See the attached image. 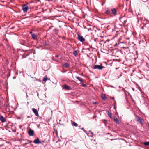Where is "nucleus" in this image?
Segmentation results:
<instances>
[{"instance_id": "f257e3e1", "label": "nucleus", "mask_w": 149, "mask_h": 149, "mask_svg": "<svg viewBox=\"0 0 149 149\" xmlns=\"http://www.w3.org/2000/svg\"><path fill=\"white\" fill-rule=\"evenodd\" d=\"M117 8H110L111 15L112 14L113 16H116L117 14Z\"/></svg>"}, {"instance_id": "f03ea898", "label": "nucleus", "mask_w": 149, "mask_h": 149, "mask_svg": "<svg viewBox=\"0 0 149 149\" xmlns=\"http://www.w3.org/2000/svg\"><path fill=\"white\" fill-rule=\"evenodd\" d=\"M104 68V66H102L101 65H95L93 66V68L95 69H98V70H102Z\"/></svg>"}, {"instance_id": "7ed1b4c3", "label": "nucleus", "mask_w": 149, "mask_h": 149, "mask_svg": "<svg viewBox=\"0 0 149 149\" xmlns=\"http://www.w3.org/2000/svg\"><path fill=\"white\" fill-rule=\"evenodd\" d=\"M28 4V3H27V4H24L22 6V10L24 12H26L27 11L28 9V7L26 6Z\"/></svg>"}, {"instance_id": "20e7f679", "label": "nucleus", "mask_w": 149, "mask_h": 149, "mask_svg": "<svg viewBox=\"0 0 149 149\" xmlns=\"http://www.w3.org/2000/svg\"><path fill=\"white\" fill-rule=\"evenodd\" d=\"M78 40L81 42H83L85 40V39L82 36L78 34Z\"/></svg>"}, {"instance_id": "39448f33", "label": "nucleus", "mask_w": 149, "mask_h": 149, "mask_svg": "<svg viewBox=\"0 0 149 149\" xmlns=\"http://www.w3.org/2000/svg\"><path fill=\"white\" fill-rule=\"evenodd\" d=\"M104 13L107 15H111V10H109L108 8H106L105 9Z\"/></svg>"}, {"instance_id": "423d86ee", "label": "nucleus", "mask_w": 149, "mask_h": 149, "mask_svg": "<svg viewBox=\"0 0 149 149\" xmlns=\"http://www.w3.org/2000/svg\"><path fill=\"white\" fill-rule=\"evenodd\" d=\"M136 117L137 118V121L140 123L141 124L143 123V120L140 117L138 116H136Z\"/></svg>"}, {"instance_id": "0eeeda50", "label": "nucleus", "mask_w": 149, "mask_h": 149, "mask_svg": "<svg viewBox=\"0 0 149 149\" xmlns=\"http://www.w3.org/2000/svg\"><path fill=\"white\" fill-rule=\"evenodd\" d=\"M6 121V118L4 117L3 116L0 115V121L1 122L3 123L5 122Z\"/></svg>"}, {"instance_id": "6e6552de", "label": "nucleus", "mask_w": 149, "mask_h": 149, "mask_svg": "<svg viewBox=\"0 0 149 149\" xmlns=\"http://www.w3.org/2000/svg\"><path fill=\"white\" fill-rule=\"evenodd\" d=\"M34 132L33 130L30 129L28 132V133L29 136H33V135Z\"/></svg>"}, {"instance_id": "1a4fd4ad", "label": "nucleus", "mask_w": 149, "mask_h": 149, "mask_svg": "<svg viewBox=\"0 0 149 149\" xmlns=\"http://www.w3.org/2000/svg\"><path fill=\"white\" fill-rule=\"evenodd\" d=\"M30 33L31 35L32 38L34 39H36L37 38V36L33 32L31 31Z\"/></svg>"}, {"instance_id": "9d476101", "label": "nucleus", "mask_w": 149, "mask_h": 149, "mask_svg": "<svg viewBox=\"0 0 149 149\" xmlns=\"http://www.w3.org/2000/svg\"><path fill=\"white\" fill-rule=\"evenodd\" d=\"M63 87V88L66 90H70L71 89V87L66 85V84L64 85Z\"/></svg>"}, {"instance_id": "9b49d317", "label": "nucleus", "mask_w": 149, "mask_h": 149, "mask_svg": "<svg viewBox=\"0 0 149 149\" xmlns=\"http://www.w3.org/2000/svg\"><path fill=\"white\" fill-rule=\"evenodd\" d=\"M32 111L34 112L35 115L37 116L38 115V113L36 109L33 108L32 109Z\"/></svg>"}, {"instance_id": "f8f14e48", "label": "nucleus", "mask_w": 149, "mask_h": 149, "mask_svg": "<svg viewBox=\"0 0 149 149\" xmlns=\"http://www.w3.org/2000/svg\"><path fill=\"white\" fill-rule=\"evenodd\" d=\"M113 120L116 122V124H119V122L117 118L115 116H114L113 118Z\"/></svg>"}, {"instance_id": "ddd939ff", "label": "nucleus", "mask_w": 149, "mask_h": 149, "mask_svg": "<svg viewBox=\"0 0 149 149\" xmlns=\"http://www.w3.org/2000/svg\"><path fill=\"white\" fill-rule=\"evenodd\" d=\"M34 143L36 144H39L41 142L40 141L39 139L38 138H37L34 141Z\"/></svg>"}, {"instance_id": "4468645a", "label": "nucleus", "mask_w": 149, "mask_h": 149, "mask_svg": "<svg viewBox=\"0 0 149 149\" xmlns=\"http://www.w3.org/2000/svg\"><path fill=\"white\" fill-rule=\"evenodd\" d=\"M87 134L88 136L92 137L93 136V133L90 130L89 131V132Z\"/></svg>"}, {"instance_id": "2eb2a0df", "label": "nucleus", "mask_w": 149, "mask_h": 149, "mask_svg": "<svg viewBox=\"0 0 149 149\" xmlns=\"http://www.w3.org/2000/svg\"><path fill=\"white\" fill-rule=\"evenodd\" d=\"M106 113H107L108 115V116H109L110 118H112V113L109 112L108 111H106Z\"/></svg>"}, {"instance_id": "dca6fc26", "label": "nucleus", "mask_w": 149, "mask_h": 149, "mask_svg": "<svg viewBox=\"0 0 149 149\" xmlns=\"http://www.w3.org/2000/svg\"><path fill=\"white\" fill-rule=\"evenodd\" d=\"M75 77L80 82H83L84 81V80L80 78V77L78 76H76Z\"/></svg>"}, {"instance_id": "f3484780", "label": "nucleus", "mask_w": 149, "mask_h": 149, "mask_svg": "<svg viewBox=\"0 0 149 149\" xmlns=\"http://www.w3.org/2000/svg\"><path fill=\"white\" fill-rule=\"evenodd\" d=\"M73 54L76 56H77V55H78L77 54V52L76 51H74L73 52Z\"/></svg>"}, {"instance_id": "a211bd4d", "label": "nucleus", "mask_w": 149, "mask_h": 149, "mask_svg": "<svg viewBox=\"0 0 149 149\" xmlns=\"http://www.w3.org/2000/svg\"><path fill=\"white\" fill-rule=\"evenodd\" d=\"M72 125H74L75 127H77L78 126V124L74 122H73Z\"/></svg>"}, {"instance_id": "6ab92c4d", "label": "nucleus", "mask_w": 149, "mask_h": 149, "mask_svg": "<svg viewBox=\"0 0 149 149\" xmlns=\"http://www.w3.org/2000/svg\"><path fill=\"white\" fill-rule=\"evenodd\" d=\"M64 66L66 68H68L69 67V65L67 63H65L64 64Z\"/></svg>"}, {"instance_id": "aec40b11", "label": "nucleus", "mask_w": 149, "mask_h": 149, "mask_svg": "<svg viewBox=\"0 0 149 149\" xmlns=\"http://www.w3.org/2000/svg\"><path fill=\"white\" fill-rule=\"evenodd\" d=\"M144 144L145 146H149V141L144 142Z\"/></svg>"}, {"instance_id": "412c9836", "label": "nucleus", "mask_w": 149, "mask_h": 149, "mask_svg": "<svg viewBox=\"0 0 149 149\" xmlns=\"http://www.w3.org/2000/svg\"><path fill=\"white\" fill-rule=\"evenodd\" d=\"M48 79L47 78H45L43 79V81H46L48 80Z\"/></svg>"}, {"instance_id": "4be33fe9", "label": "nucleus", "mask_w": 149, "mask_h": 149, "mask_svg": "<svg viewBox=\"0 0 149 149\" xmlns=\"http://www.w3.org/2000/svg\"><path fill=\"white\" fill-rule=\"evenodd\" d=\"M81 129L82 130H83V131H84V132H85V133H86V134H87V133H86V130H85L84 129V128H81Z\"/></svg>"}, {"instance_id": "5701e85b", "label": "nucleus", "mask_w": 149, "mask_h": 149, "mask_svg": "<svg viewBox=\"0 0 149 149\" xmlns=\"http://www.w3.org/2000/svg\"><path fill=\"white\" fill-rule=\"evenodd\" d=\"M82 86L84 87H86V84H82Z\"/></svg>"}, {"instance_id": "b1692460", "label": "nucleus", "mask_w": 149, "mask_h": 149, "mask_svg": "<svg viewBox=\"0 0 149 149\" xmlns=\"http://www.w3.org/2000/svg\"><path fill=\"white\" fill-rule=\"evenodd\" d=\"M54 31H55V32H56V33L58 32V30H57V29H54Z\"/></svg>"}, {"instance_id": "393cba45", "label": "nucleus", "mask_w": 149, "mask_h": 149, "mask_svg": "<svg viewBox=\"0 0 149 149\" xmlns=\"http://www.w3.org/2000/svg\"><path fill=\"white\" fill-rule=\"evenodd\" d=\"M43 45L45 46L47 45V44L45 42H44L43 43Z\"/></svg>"}, {"instance_id": "a878e982", "label": "nucleus", "mask_w": 149, "mask_h": 149, "mask_svg": "<svg viewBox=\"0 0 149 149\" xmlns=\"http://www.w3.org/2000/svg\"><path fill=\"white\" fill-rule=\"evenodd\" d=\"M123 18V17H121L120 18V20L121 21H122V19Z\"/></svg>"}, {"instance_id": "bb28decb", "label": "nucleus", "mask_w": 149, "mask_h": 149, "mask_svg": "<svg viewBox=\"0 0 149 149\" xmlns=\"http://www.w3.org/2000/svg\"><path fill=\"white\" fill-rule=\"evenodd\" d=\"M102 98L104 100H105L106 98V97H105V96H104V97H102Z\"/></svg>"}, {"instance_id": "cd10ccee", "label": "nucleus", "mask_w": 149, "mask_h": 149, "mask_svg": "<svg viewBox=\"0 0 149 149\" xmlns=\"http://www.w3.org/2000/svg\"><path fill=\"white\" fill-rule=\"evenodd\" d=\"M146 21L147 22H148L149 21L146 19L145 18V19L144 20V21Z\"/></svg>"}, {"instance_id": "c85d7f7f", "label": "nucleus", "mask_w": 149, "mask_h": 149, "mask_svg": "<svg viewBox=\"0 0 149 149\" xmlns=\"http://www.w3.org/2000/svg\"><path fill=\"white\" fill-rule=\"evenodd\" d=\"M55 57L58 58L59 57V55H56L55 56Z\"/></svg>"}, {"instance_id": "c756f323", "label": "nucleus", "mask_w": 149, "mask_h": 149, "mask_svg": "<svg viewBox=\"0 0 149 149\" xmlns=\"http://www.w3.org/2000/svg\"><path fill=\"white\" fill-rule=\"evenodd\" d=\"M93 104H96V102H93Z\"/></svg>"}, {"instance_id": "7c9ffc66", "label": "nucleus", "mask_w": 149, "mask_h": 149, "mask_svg": "<svg viewBox=\"0 0 149 149\" xmlns=\"http://www.w3.org/2000/svg\"><path fill=\"white\" fill-rule=\"evenodd\" d=\"M123 48H125V49H128V47H124Z\"/></svg>"}, {"instance_id": "2f4dec72", "label": "nucleus", "mask_w": 149, "mask_h": 149, "mask_svg": "<svg viewBox=\"0 0 149 149\" xmlns=\"http://www.w3.org/2000/svg\"><path fill=\"white\" fill-rule=\"evenodd\" d=\"M105 3H103L101 5H102V6H103V5Z\"/></svg>"}, {"instance_id": "473e14b6", "label": "nucleus", "mask_w": 149, "mask_h": 149, "mask_svg": "<svg viewBox=\"0 0 149 149\" xmlns=\"http://www.w3.org/2000/svg\"><path fill=\"white\" fill-rule=\"evenodd\" d=\"M124 23H125V22H126V21H125V20H124Z\"/></svg>"}, {"instance_id": "72a5a7b5", "label": "nucleus", "mask_w": 149, "mask_h": 149, "mask_svg": "<svg viewBox=\"0 0 149 149\" xmlns=\"http://www.w3.org/2000/svg\"><path fill=\"white\" fill-rule=\"evenodd\" d=\"M111 87H112V88H113V86H111Z\"/></svg>"}, {"instance_id": "f704fd0d", "label": "nucleus", "mask_w": 149, "mask_h": 149, "mask_svg": "<svg viewBox=\"0 0 149 149\" xmlns=\"http://www.w3.org/2000/svg\"><path fill=\"white\" fill-rule=\"evenodd\" d=\"M103 120L104 121H106V120Z\"/></svg>"}, {"instance_id": "c9c22d12", "label": "nucleus", "mask_w": 149, "mask_h": 149, "mask_svg": "<svg viewBox=\"0 0 149 149\" xmlns=\"http://www.w3.org/2000/svg\"><path fill=\"white\" fill-rule=\"evenodd\" d=\"M1 146V145L0 146Z\"/></svg>"}, {"instance_id": "e433bc0d", "label": "nucleus", "mask_w": 149, "mask_h": 149, "mask_svg": "<svg viewBox=\"0 0 149 149\" xmlns=\"http://www.w3.org/2000/svg\"><path fill=\"white\" fill-rule=\"evenodd\" d=\"M1 139L0 138V139Z\"/></svg>"}]
</instances>
